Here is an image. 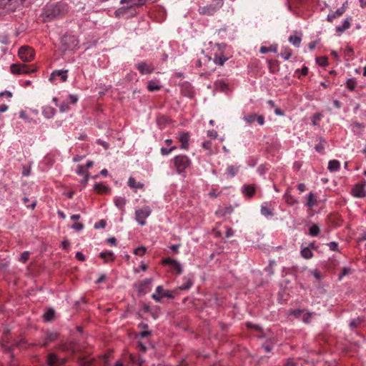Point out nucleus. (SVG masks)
I'll list each match as a JSON object with an SVG mask.
<instances>
[{"label": "nucleus", "mask_w": 366, "mask_h": 366, "mask_svg": "<svg viewBox=\"0 0 366 366\" xmlns=\"http://www.w3.org/2000/svg\"><path fill=\"white\" fill-rule=\"evenodd\" d=\"M177 172L182 174L190 167L191 160L186 155H177L173 159Z\"/></svg>", "instance_id": "obj_1"}, {"label": "nucleus", "mask_w": 366, "mask_h": 366, "mask_svg": "<svg viewBox=\"0 0 366 366\" xmlns=\"http://www.w3.org/2000/svg\"><path fill=\"white\" fill-rule=\"evenodd\" d=\"M10 70L14 74H26L34 72L36 69L26 64H12L10 66Z\"/></svg>", "instance_id": "obj_2"}, {"label": "nucleus", "mask_w": 366, "mask_h": 366, "mask_svg": "<svg viewBox=\"0 0 366 366\" xmlns=\"http://www.w3.org/2000/svg\"><path fill=\"white\" fill-rule=\"evenodd\" d=\"M152 209L149 206H144L135 212V219L138 223L144 226L146 224V219L151 214Z\"/></svg>", "instance_id": "obj_3"}, {"label": "nucleus", "mask_w": 366, "mask_h": 366, "mask_svg": "<svg viewBox=\"0 0 366 366\" xmlns=\"http://www.w3.org/2000/svg\"><path fill=\"white\" fill-rule=\"evenodd\" d=\"M25 1L26 0H0V7L9 11H14L20 8Z\"/></svg>", "instance_id": "obj_4"}, {"label": "nucleus", "mask_w": 366, "mask_h": 366, "mask_svg": "<svg viewBox=\"0 0 366 366\" xmlns=\"http://www.w3.org/2000/svg\"><path fill=\"white\" fill-rule=\"evenodd\" d=\"M66 11L65 6L63 4L51 5L47 8V19L57 17Z\"/></svg>", "instance_id": "obj_5"}, {"label": "nucleus", "mask_w": 366, "mask_h": 366, "mask_svg": "<svg viewBox=\"0 0 366 366\" xmlns=\"http://www.w3.org/2000/svg\"><path fill=\"white\" fill-rule=\"evenodd\" d=\"M223 4L222 0H216L212 4L200 7L199 9V14L204 15H213Z\"/></svg>", "instance_id": "obj_6"}, {"label": "nucleus", "mask_w": 366, "mask_h": 366, "mask_svg": "<svg viewBox=\"0 0 366 366\" xmlns=\"http://www.w3.org/2000/svg\"><path fill=\"white\" fill-rule=\"evenodd\" d=\"M19 56L24 62L31 61L34 57V53L31 48L24 46L19 50Z\"/></svg>", "instance_id": "obj_7"}, {"label": "nucleus", "mask_w": 366, "mask_h": 366, "mask_svg": "<svg viewBox=\"0 0 366 366\" xmlns=\"http://www.w3.org/2000/svg\"><path fill=\"white\" fill-rule=\"evenodd\" d=\"M162 264L164 265H169L170 267L179 274H182L183 271L181 264L170 257L164 259L162 260Z\"/></svg>", "instance_id": "obj_8"}, {"label": "nucleus", "mask_w": 366, "mask_h": 366, "mask_svg": "<svg viewBox=\"0 0 366 366\" xmlns=\"http://www.w3.org/2000/svg\"><path fill=\"white\" fill-rule=\"evenodd\" d=\"M67 79V70H56L54 71L49 77L50 81H54L59 79L60 82H64Z\"/></svg>", "instance_id": "obj_9"}, {"label": "nucleus", "mask_w": 366, "mask_h": 366, "mask_svg": "<svg viewBox=\"0 0 366 366\" xmlns=\"http://www.w3.org/2000/svg\"><path fill=\"white\" fill-rule=\"evenodd\" d=\"M136 68L142 74H149L154 71V69L152 65L147 64L145 61H142L136 65Z\"/></svg>", "instance_id": "obj_10"}, {"label": "nucleus", "mask_w": 366, "mask_h": 366, "mask_svg": "<svg viewBox=\"0 0 366 366\" xmlns=\"http://www.w3.org/2000/svg\"><path fill=\"white\" fill-rule=\"evenodd\" d=\"M47 366H60L64 363V360H60L52 353L47 354Z\"/></svg>", "instance_id": "obj_11"}, {"label": "nucleus", "mask_w": 366, "mask_h": 366, "mask_svg": "<svg viewBox=\"0 0 366 366\" xmlns=\"http://www.w3.org/2000/svg\"><path fill=\"white\" fill-rule=\"evenodd\" d=\"M352 194L355 197H365L366 196V190L364 188V184H356L352 188Z\"/></svg>", "instance_id": "obj_12"}, {"label": "nucleus", "mask_w": 366, "mask_h": 366, "mask_svg": "<svg viewBox=\"0 0 366 366\" xmlns=\"http://www.w3.org/2000/svg\"><path fill=\"white\" fill-rule=\"evenodd\" d=\"M194 283V277L192 274H188L183 277V282L179 286L181 290H187L190 289Z\"/></svg>", "instance_id": "obj_13"}, {"label": "nucleus", "mask_w": 366, "mask_h": 366, "mask_svg": "<svg viewBox=\"0 0 366 366\" xmlns=\"http://www.w3.org/2000/svg\"><path fill=\"white\" fill-rule=\"evenodd\" d=\"M239 168L240 166L238 165H228L225 170L224 175L227 179L233 178L238 173Z\"/></svg>", "instance_id": "obj_14"}, {"label": "nucleus", "mask_w": 366, "mask_h": 366, "mask_svg": "<svg viewBox=\"0 0 366 366\" xmlns=\"http://www.w3.org/2000/svg\"><path fill=\"white\" fill-rule=\"evenodd\" d=\"M345 11V4H344L341 8L337 9L335 11H331L327 17V20L332 22L335 19L341 16Z\"/></svg>", "instance_id": "obj_15"}, {"label": "nucleus", "mask_w": 366, "mask_h": 366, "mask_svg": "<svg viewBox=\"0 0 366 366\" xmlns=\"http://www.w3.org/2000/svg\"><path fill=\"white\" fill-rule=\"evenodd\" d=\"M189 134L188 132H182L179 135V141L181 142V148L187 149L189 147Z\"/></svg>", "instance_id": "obj_16"}, {"label": "nucleus", "mask_w": 366, "mask_h": 366, "mask_svg": "<svg viewBox=\"0 0 366 366\" xmlns=\"http://www.w3.org/2000/svg\"><path fill=\"white\" fill-rule=\"evenodd\" d=\"M256 187L254 184H245L242 187V192L248 197H252L254 194Z\"/></svg>", "instance_id": "obj_17"}, {"label": "nucleus", "mask_w": 366, "mask_h": 366, "mask_svg": "<svg viewBox=\"0 0 366 366\" xmlns=\"http://www.w3.org/2000/svg\"><path fill=\"white\" fill-rule=\"evenodd\" d=\"M128 185L130 188L133 189L134 192H137V189H142L144 187V184L142 183L137 182L132 177L129 178Z\"/></svg>", "instance_id": "obj_18"}, {"label": "nucleus", "mask_w": 366, "mask_h": 366, "mask_svg": "<svg viewBox=\"0 0 366 366\" xmlns=\"http://www.w3.org/2000/svg\"><path fill=\"white\" fill-rule=\"evenodd\" d=\"M99 256L104 260V262H112L114 259V254L112 251L102 252Z\"/></svg>", "instance_id": "obj_19"}, {"label": "nucleus", "mask_w": 366, "mask_h": 366, "mask_svg": "<svg viewBox=\"0 0 366 366\" xmlns=\"http://www.w3.org/2000/svg\"><path fill=\"white\" fill-rule=\"evenodd\" d=\"M340 168V163L338 160H330L328 163L327 169L331 172H337Z\"/></svg>", "instance_id": "obj_20"}, {"label": "nucleus", "mask_w": 366, "mask_h": 366, "mask_svg": "<svg viewBox=\"0 0 366 366\" xmlns=\"http://www.w3.org/2000/svg\"><path fill=\"white\" fill-rule=\"evenodd\" d=\"M351 20H352L351 17L347 18L346 19H345L342 26H338L336 27V31L338 33H342L346 29H349L350 26Z\"/></svg>", "instance_id": "obj_21"}, {"label": "nucleus", "mask_w": 366, "mask_h": 366, "mask_svg": "<svg viewBox=\"0 0 366 366\" xmlns=\"http://www.w3.org/2000/svg\"><path fill=\"white\" fill-rule=\"evenodd\" d=\"M114 204L119 209L123 210L126 204L127 200L124 197H117L114 198Z\"/></svg>", "instance_id": "obj_22"}, {"label": "nucleus", "mask_w": 366, "mask_h": 366, "mask_svg": "<svg viewBox=\"0 0 366 366\" xmlns=\"http://www.w3.org/2000/svg\"><path fill=\"white\" fill-rule=\"evenodd\" d=\"M215 88L219 92H227L228 90V85L222 80H219L215 82Z\"/></svg>", "instance_id": "obj_23"}, {"label": "nucleus", "mask_w": 366, "mask_h": 366, "mask_svg": "<svg viewBox=\"0 0 366 366\" xmlns=\"http://www.w3.org/2000/svg\"><path fill=\"white\" fill-rule=\"evenodd\" d=\"M260 211H261V214L263 216L267 217H272L274 215L272 209L270 207H267L266 205H264V204H262L261 206Z\"/></svg>", "instance_id": "obj_24"}, {"label": "nucleus", "mask_w": 366, "mask_h": 366, "mask_svg": "<svg viewBox=\"0 0 366 366\" xmlns=\"http://www.w3.org/2000/svg\"><path fill=\"white\" fill-rule=\"evenodd\" d=\"M62 41L64 44H66L67 42H71L72 44V45L69 46L67 47L68 49H71L72 47L76 46V44H77V41H76V38L74 36H64L62 39Z\"/></svg>", "instance_id": "obj_25"}, {"label": "nucleus", "mask_w": 366, "mask_h": 366, "mask_svg": "<svg viewBox=\"0 0 366 366\" xmlns=\"http://www.w3.org/2000/svg\"><path fill=\"white\" fill-rule=\"evenodd\" d=\"M94 189L98 193H101V194L107 193L109 191L108 187L102 183L95 184Z\"/></svg>", "instance_id": "obj_26"}, {"label": "nucleus", "mask_w": 366, "mask_h": 366, "mask_svg": "<svg viewBox=\"0 0 366 366\" xmlns=\"http://www.w3.org/2000/svg\"><path fill=\"white\" fill-rule=\"evenodd\" d=\"M164 297H171L172 295L169 292H162V295H159L157 292L152 295V298L154 300L157 302H160L162 299Z\"/></svg>", "instance_id": "obj_27"}, {"label": "nucleus", "mask_w": 366, "mask_h": 366, "mask_svg": "<svg viewBox=\"0 0 366 366\" xmlns=\"http://www.w3.org/2000/svg\"><path fill=\"white\" fill-rule=\"evenodd\" d=\"M301 255L305 259H309L312 257L313 253L308 247H305L301 250Z\"/></svg>", "instance_id": "obj_28"}, {"label": "nucleus", "mask_w": 366, "mask_h": 366, "mask_svg": "<svg viewBox=\"0 0 366 366\" xmlns=\"http://www.w3.org/2000/svg\"><path fill=\"white\" fill-rule=\"evenodd\" d=\"M301 41L302 39L299 36H290L289 37V41L296 47L300 46Z\"/></svg>", "instance_id": "obj_29"}, {"label": "nucleus", "mask_w": 366, "mask_h": 366, "mask_svg": "<svg viewBox=\"0 0 366 366\" xmlns=\"http://www.w3.org/2000/svg\"><path fill=\"white\" fill-rule=\"evenodd\" d=\"M309 231L310 235L312 237H316L319 234L320 229L317 224H314L310 227Z\"/></svg>", "instance_id": "obj_30"}, {"label": "nucleus", "mask_w": 366, "mask_h": 366, "mask_svg": "<svg viewBox=\"0 0 366 366\" xmlns=\"http://www.w3.org/2000/svg\"><path fill=\"white\" fill-rule=\"evenodd\" d=\"M227 59H228L224 56H218L215 55V56L214 57V62L217 65L223 66L225 61H227Z\"/></svg>", "instance_id": "obj_31"}, {"label": "nucleus", "mask_w": 366, "mask_h": 366, "mask_svg": "<svg viewBox=\"0 0 366 366\" xmlns=\"http://www.w3.org/2000/svg\"><path fill=\"white\" fill-rule=\"evenodd\" d=\"M292 55L291 50L288 48H284L280 53V56L285 60H288Z\"/></svg>", "instance_id": "obj_32"}, {"label": "nucleus", "mask_w": 366, "mask_h": 366, "mask_svg": "<svg viewBox=\"0 0 366 366\" xmlns=\"http://www.w3.org/2000/svg\"><path fill=\"white\" fill-rule=\"evenodd\" d=\"M364 320L363 319L360 317H357V319L352 320L350 323V326L351 328H356L359 326H360L363 323Z\"/></svg>", "instance_id": "obj_33"}, {"label": "nucleus", "mask_w": 366, "mask_h": 366, "mask_svg": "<svg viewBox=\"0 0 366 366\" xmlns=\"http://www.w3.org/2000/svg\"><path fill=\"white\" fill-rule=\"evenodd\" d=\"M315 204H316V199L315 198L314 194L310 192L308 194L307 206L311 208V207H314L315 205Z\"/></svg>", "instance_id": "obj_34"}, {"label": "nucleus", "mask_w": 366, "mask_h": 366, "mask_svg": "<svg viewBox=\"0 0 366 366\" xmlns=\"http://www.w3.org/2000/svg\"><path fill=\"white\" fill-rule=\"evenodd\" d=\"M160 88L161 86L159 85L156 84L155 82H154L153 81H149L147 85V89L149 92L158 91L160 89Z\"/></svg>", "instance_id": "obj_35"}, {"label": "nucleus", "mask_w": 366, "mask_h": 366, "mask_svg": "<svg viewBox=\"0 0 366 366\" xmlns=\"http://www.w3.org/2000/svg\"><path fill=\"white\" fill-rule=\"evenodd\" d=\"M357 82L353 79H349L346 82L347 88L350 91H354L356 88Z\"/></svg>", "instance_id": "obj_36"}, {"label": "nucleus", "mask_w": 366, "mask_h": 366, "mask_svg": "<svg viewBox=\"0 0 366 366\" xmlns=\"http://www.w3.org/2000/svg\"><path fill=\"white\" fill-rule=\"evenodd\" d=\"M56 319V313L53 308H47V322L52 321Z\"/></svg>", "instance_id": "obj_37"}, {"label": "nucleus", "mask_w": 366, "mask_h": 366, "mask_svg": "<svg viewBox=\"0 0 366 366\" xmlns=\"http://www.w3.org/2000/svg\"><path fill=\"white\" fill-rule=\"evenodd\" d=\"M325 140L321 139L320 142L315 146V149L317 152L322 153L325 149Z\"/></svg>", "instance_id": "obj_38"}, {"label": "nucleus", "mask_w": 366, "mask_h": 366, "mask_svg": "<svg viewBox=\"0 0 366 366\" xmlns=\"http://www.w3.org/2000/svg\"><path fill=\"white\" fill-rule=\"evenodd\" d=\"M257 114H249L244 117V120L249 124L253 123L256 120Z\"/></svg>", "instance_id": "obj_39"}, {"label": "nucleus", "mask_w": 366, "mask_h": 366, "mask_svg": "<svg viewBox=\"0 0 366 366\" xmlns=\"http://www.w3.org/2000/svg\"><path fill=\"white\" fill-rule=\"evenodd\" d=\"M269 51L277 52V46H272L270 47L262 46L260 48V52L262 54H266Z\"/></svg>", "instance_id": "obj_40"}, {"label": "nucleus", "mask_w": 366, "mask_h": 366, "mask_svg": "<svg viewBox=\"0 0 366 366\" xmlns=\"http://www.w3.org/2000/svg\"><path fill=\"white\" fill-rule=\"evenodd\" d=\"M146 250H147V249L145 247L141 246V247H138L137 248H136L134 250V254L138 255V256H143L145 254Z\"/></svg>", "instance_id": "obj_41"}, {"label": "nucleus", "mask_w": 366, "mask_h": 366, "mask_svg": "<svg viewBox=\"0 0 366 366\" xmlns=\"http://www.w3.org/2000/svg\"><path fill=\"white\" fill-rule=\"evenodd\" d=\"M317 63L322 66L327 64V58L325 56H321L316 58Z\"/></svg>", "instance_id": "obj_42"}, {"label": "nucleus", "mask_w": 366, "mask_h": 366, "mask_svg": "<svg viewBox=\"0 0 366 366\" xmlns=\"http://www.w3.org/2000/svg\"><path fill=\"white\" fill-rule=\"evenodd\" d=\"M29 256V252L25 251L21 254V256L19 258V260L24 263L27 261Z\"/></svg>", "instance_id": "obj_43"}, {"label": "nucleus", "mask_w": 366, "mask_h": 366, "mask_svg": "<svg viewBox=\"0 0 366 366\" xmlns=\"http://www.w3.org/2000/svg\"><path fill=\"white\" fill-rule=\"evenodd\" d=\"M128 9H129V6L128 7H122V8L118 9L115 11L116 16L119 17V16H122L127 11Z\"/></svg>", "instance_id": "obj_44"}, {"label": "nucleus", "mask_w": 366, "mask_h": 366, "mask_svg": "<svg viewBox=\"0 0 366 366\" xmlns=\"http://www.w3.org/2000/svg\"><path fill=\"white\" fill-rule=\"evenodd\" d=\"M175 149H176V147H172L171 148H169V149L162 147L161 149V154L162 155H167V154H170L172 151H174Z\"/></svg>", "instance_id": "obj_45"}, {"label": "nucleus", "mask_w": 366, "mask_h": 366, "mask_svg": "<svg viewBox=\"0 0 366 366\" xmlns=\"http://www.w3.org/2000/svg\"><path fill=\"white\" fill-rule=\"evenodd\" d=\"M352 128L353 130L355 129H362L365 128V126L363 124L360 122H354L352 124Z\"/></svg>", "instance_id": "obj_46"}, {"label": "nucleus", "mask_w": 366, "mask_h": 366, "mask_svg": "<svg viewBox=\"0 0 366 366\" xmlns=\"http://www.w3.org/2000/svg\"><path fill=\"white\" fill-rule=\"evenodd\" d=\"M328 247L332 251H337L338 250V244L336 242H331L328 244Z\"/></svg>", "instance_id": "obj_47"}, {"label": "nucleus", "mask_w": 366, "mask_h": 366, "mask_svg": "<svg viewBox=\"0 0 366 366\" xmlns=\"http://www.w3.org/2000/svg\"><path fill=\"white\" fill-rule=\"evenodd\" d=\"M106 227V221L104 219L100 220L94 224L95 229L104 228Z\"/></svg>", "instance_id": "obj_48"}, {"label": "nucleus", "mask_w": 366, "mask_h": 366, "mask_svg": "<svg viewBox=\"0 0 366 366\" xmlns=\"http://www.w3.org/2000/svg\"><path fill=\"white\" fill-rule=\"evenodd\" d=\"M58 337V333L57 332H51V333H48L47 332V341H53L54 340H56Z\"/></svg>", "instance_id": "obj_49"}, {"label": "nucleus", "mask_w": 366, "mask_h": 366, "mask_svg": "<svg viewBox=\"0 0 366 366\" xmlns=\"http://www.w3.org/2000/svg\"><path fill=\"white\" fill-rule=\"evenodd\" d=\"M350 272V268H347V267H344L342 268V272L341 274H340L339 276V280H342V277L345 275H347Z\"/></svg>", "instance_id": "obj_50"}, {"label": "nucleus", "mask_w": 366, "mask_h": 366, "mask_svg": "<svg viewBox=\"0 0 366 366\" xmlns=\"http://www.w3.org/2000/svg\"><path fill=\"white\" fill-rule=\"evenodd\" d=\"M246 325H247V327L248 328H252V329H254V330H255L257 331H260L261 330V327L258 325H254V324H252L251 322H247Z\"/></svg>", "instance_id": "obj_51"}, {"label": "nucleus", "mask_w": 366, "mask_h": 366, "mask_svg": "<svg viewBox=\"0 0 366 366\" xmlns=\"http://www.w3.org/2000/svg\"><path fill=\"white\" fill-rule=\"evenodd\" d=\"M311 273L317 280H320L322 279V274L317 269H314L311 271Z\"/></svg>", "instance_id": "obj_52"}, {"label": "nucleus", "mask_w": 366, "mask_h": 366, "mask_svg": "<svg viewBox=\"0 0 366 366\" xmlns=\"http://www.w3.org/2000/svg\"><path fill=\"white\" fill-rule=\"evenodd\" d=\"M203 148L207 150L211 151L212 149V142L210 141H205L202 144Z\"/></svg>", "instance_id": "obj_53"}, {"label": "nucleus", "mask_w": 366, "mask_h": 366, "mask_svg": "<svg viewBox=\"0 0 366 366\" xmlns=\"http://www.w3.org/2000/svg\"><path fill=\"white\" fill-rule=\"evenodd\" d=\"M84 227V225L83 224L80 223V222H77V223H75L72 226H71V228H73L74 229L76 230V231H80L83 229Z\"/></svg>", "instance_id": "obj_54"}, {"label": "nucleus", "mask_w": 366, "mask_h": 366, "mask_svg": "<svg viewBox=\"0 0 366 366\" xmlns=\"http://www.w3.org/2000/svg\"><path fill=\"white\" fill-rule=\"evenodd\" d=\"M69 102L74 104L77 102L78 101V97L75 94H69Z\"/></svg>", "instance_id": "obj_55"}, {"label": "nucleus", "mask_w": 366, "mask_h": 366, "mask_svg": "<svg viewBox=\"0 0 366 366\" xmlns=\"http://www.w3.org/2000/svg\"><path fill=\"white\" fill-rule=\"evenodd\" d=\"M257 122V123L259 124V125H263L264 124V118L262 115H257V117H256V120Z\"/></svg>", "instance_id": "obj_56"}, {"label": "nucleus", "mask_w": 366, "mask_h": 366, "mask_svg": "<svg viewBox=\"0 0 366 366\" xmlns=\"http://www.w3.org/2000/svg\"><path fill=\"white\" fill-rule=\"evenodd\" d=\"M76 258L79 261H84L85 260V256L83 253L81 252H77L75 255Z\"/></svg>", "instance_id": "obj_57"}, {"label": "nucleus", "mask_w": 366, "mask_h": 366, "mask_svg": "<svg viewBox=\"0 0 366 366\" xmlns=\"http://www.w3.org/2000/svg\"><path fill=\"white\" fill-rule=\"evenodd\" d=\"M207 136L211 137V138H217V132L214 130V129H212V130H209L207 132Z\"/></svg>", "instance_id": "obj_58"}, {"label": "nucleus", "mask_w": 366, "mask_h": 366, "mask_svg": "<svg viewBox=\"0 0 366 366\" xmlns=\"http://www.w3.org/2000/svg\"><path fill=\"white\" fill-rule=\"evenodd\" d=\"M6 97L7 98H11L12 97V93L9 91H4L0 92V97Z\"/></svg>", "instance_id": "obj_59"}, {"label": "nucleus", "mask_w": 366, "mask_h": 366, "mask_svg": "<svg viewBox=\"0 0 366 366\" xmlns=\"http://www.w3.org/2000/svg\"><path fill=\"white\" fill-rule=\"evenodd\" d=\"M152 278L145 279L141 284V287L143 288L144 287H146L147 285H149L152 283Z\"/></svg>", "instance_id": "obj_60"}, {"label": "nucleus", "mask_w": 366, "mask_h": 366, "mask_svg": "<svg viewBox=\"0 0 366 366\" xmlns=\"http://www.w3.org/2000/svg\"><path fill=\"white\" fill-rule=\"evenodd\" d=\"M97 143L99 145H102L106 149H107L109 148V144L107 143L106 142L101 140V139H98L97 141Z\"/></svg>", "instance_id": "obj_61"}, {"label": "nucleus", "mask_w": 366, "mask_h": 366, "mask_svg": "<svg viewBox=\"0 0 366 366\" xmlns=\"http://www.w3.org/2000/svg\"><path fill=\"white\" fill-rule=\"evenodd\" d=\"M287 202L288 204H295V203H297V201L296 199H295L292 196H289L287 198Z\"/></svg>", "instance_id": "obj_62"}, {"label": "nucleus", "mask_w": 366, "mask_h": 366, "mask_svg": "<svg viewBox=\"0 0 366 366\" xmlns=\"http://www.w3.org/2000/svg\"><path fill=\"white\" fill-rule=\"evenodd\" d=\"M0 42L4 44H8V37L6 36H0Z\"/></svg>", "instance_id": "obj_63"}, {"label": "nucleus", "mask_w": 366, "mask_h": 366, "mask_svg": "<svg viewBox=\"0 0 366 366\" xmlns=\"http://www.w3.org/2000/svg\"><path fill=\"white\" fill-rule=\"evenodd\" d=\"M180 247V244H173L170 247V249L174 251V252L177 253L178 252V249Z\"/></svg>", "instance_id": "obj_64"}]
</instances>
